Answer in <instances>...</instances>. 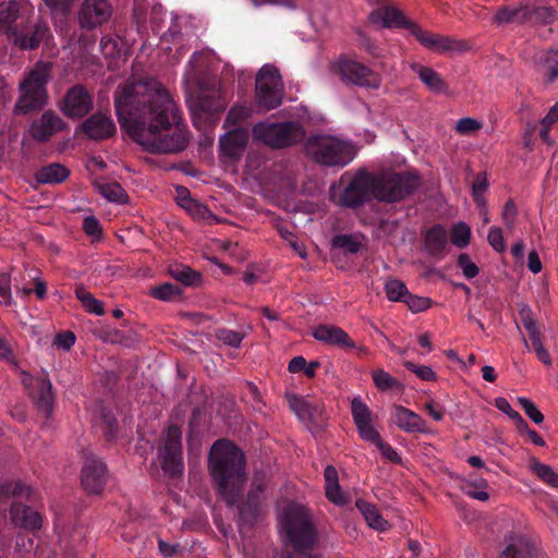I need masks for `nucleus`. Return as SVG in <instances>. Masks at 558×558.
<instances>
[{"label": "nucleus", "instance_id": "obj_21", "mask_svg": "<svg viewBox=\"0 0 558 558\" xmlns=\"http://www.w3.org/2000/svg\"><path fill=\"white\" fill-rule=\"evenodd\" d=\"M312 336L319 342L341 349H354L355 343L349 335L335 325H319L313 329Z\"/></svg>", "mask_w": 558, "mask_h": 558}, {"label": "nucleus", "instance_id": "obj_31", "mask_svg": "<svg viewBox=\"0 0 558 558\" xmlns=\"http://www.w3.org/2000/svg\"><path fill=\"white\" fill-rule=\"evenodd\" d=\"M356 508L363 514L369 527L379 532H385L389 530L390 524L388 523L387 520H385L381 517L380 512L374 505L368 504L365 500L359 499L356 501Z\"/></svg>", "mask_w": 558, "mask_h": 558}, {"label": "nucleus", "instance_id": "obj_18", "mask_svg": "<svg viewBox=\"0 0 558 558\" xmlns=\"http://www.w3.org/2000/svg\"><path fill=\"white\" fill-rule=\"evenodd\" d=\"M64 129L65 123L57 113L46 111L38 119L33 121L28 133L35 141L46 142Z\"/></svg>", "mask_w": 558, "mask_h": 558}, {"label": "nucleus", "instance_id": "obj_61", "mask_svg": "<svg viewBox=\"0 0 558 558\" xmlns=\"http://www.w3.org/2000/svg\"><path fill=\"white\" fill-rule=\"evenodd\" d=\"M12 303V294L10 281L7 277L0 280V304L10 305Z\"/></svg>", "mask_w": 558, "mask_h": 558}, {"label": "nucleus", "instance_id": "obj_29", "mask_svg": "<svg viewBox=\"0 0 558 558\" xmlns=\"http://www.w3.org/2000/svg\"><path fill=\"white\" fill-rule=\"evenodd\" d=\"M324 477L327 498L335 505H345L348 502V497L341 490L337 470L331 465L326 466Z\"/></svg>", "mask_w": 558, "mask_h": 558}, {"label": "nucleus", "instance_id": "obj_4", "mask_svg": "<svg viewBox=\"0 0 558 558\" xmlns=\"http://www.w3.org/2000/svg\"><path fill=\"white\" fill-rule=\"evenodd\" d=\"M306 154L316 162L326 166H345L351 162L356 149L350 143L332 135H315L305 144Z\"/></svg>", "mask_w": 558, "mask_h": 558}, {"label": "nucleus", "instance_id": "obj_38", "mask_svg": "<svg viewBox=\"0 0 558 558\" xmlns=\"http://www.w3.org/2000/svg\"><path fill=\"white\" fill-rule=\"evenodd\" d=\"M372 379L377 389L381 391L402 388L400 381L383 368L374 369L372 372Z\"/></svg>", "mask_w": 558, "mask_h": 558}, {"label": "nucleus", "instance_id": "obj_51", "mask_svg": "<svg viewBox=\"0 0 558 558\" xmlns=\"http://www.w3.org/2000/svg\"><path fill=\"white\" fill-rule=\"evenodd\" d=\"M458 265L463 275L468 279H472L478 275V267L470 259L466 254H461L458 258Z\"/></svg>", "mask_w": 558, "mask_h": 558}, {"label": "nucleus", "instance_id": "obj_40", "mask_svg": "<svg viewBox=\"0 0 558 558\" xmlns=\"http://www.w3.org/2000/svg\"><path fill=\"white\" fill-rule=\"evenodd\" d=\"M32 493V488L21 481H7L0 485V497H24Z\"/></svg>", "mask_w": 558, "mask_h": 558}, {"label": "nucleus", "instance_id": "obj_19", "mask_svg": "<svg viewBox=\"0 0 558 558\" xmlns=\"http://www.w3.org/2000/svg\"><path fill=\"white\" fill-rule=\"evenodd\" d=\"M106 482V466L102 461L88 458L82 470V484L90 494L101 492Z\"/></svg>", "mask_w": 558, "mask_h": 558}, {"label": "nucleus", "instance_id": "obj_8", "mask_svg": "<svg viewBox=\"0 0 558 558\" xmlns=\"http://www.w3.org/2000/svg\"><path fill=\"white\" fill-rule=\"evenodd\" d=\"M417 185L416 177L409 173L387 172L372 175L373 197L383 202H396L411 193Z\"/></svg>", "mask_w": 558, "mask_h": 558}, {"label": "nucleus", "instance_id": "obj_34", "mask_svg": "<svg viewBox=\"0 0 558 558\" xmlns=\"http://www.w3.org/2000/svg\"><path fill=\"white\" fill-rule=\"evenodd\" d=\"M414 70L424 85L433 93L442 94L448 90L446 83L435 70L423 65H416Z\"/></svg>", "mask_w": 558, "mask_h": 558}, {"label": "nucleus", "instance_id": "obj_59", "mask_svg": "<svg viewBox=\"0 0 558 558\" xmlns=\"http://www.w3.org/2000/svg\"><path fill=\"white\" fill-rule=\"evenodd\" d=\"M517 218V208L512 202H508L502 210V220L506 227L512 229Z\"/></svg>", "mask_w": 558, "mask_h": 558}, {"label": "nucleus", "instance_id": "obj_9", "mask_svg": "<svg viewBox=\"0 0 558 558\" xmlns=\"http://www.w3.org/2000/svg\"><path fill=\"white\" fill-rule=\"evenodd\" d=\"M253 136L256 141L268 146L281 148L301 141L304 136V130L300 124L293 122H260L254 126Z\"/></svg>", "mask_w": 558, "mask_h": 558}, {"label": "nucleus", "instance_id": "obj_22", "mask_svg": "<svg viewBox=\"0 0 558 558\" xmlns=\"http://www.w3.org/2000/svg\"><path fill=\"white\" fill-rule=\"evenodd\" d=\"M392 423L405 433H426V422L421 415L402 405L391 411Z\"/></svg>", "mask_w": 558, "mask_h": 558}, {"label": "nucleus", "instance_id": "obj_25", "mask_svg": "<svg viewBox=\"0 0 558 558\" xmlns=\"http://www.w3.org/2000/svg\"><path fill=\"white\" fill-rule=\"evenodd\" d=\"M506 543L500 558H536L537 556L536 547L523 535H509Z\"/></svg>", "mask_w": 558, "mask_h": 558}, {"label": "nucleus", "instance_id": "obj_27", "mask_svg": "<svg viewBox=\"0 0 558 558\" xmlns=\"http://www.w3.org/2000/svg\"><path fill=\"white\" fill-rule=\"evenodd\" d=\"M246 142L247 134L245 131L236 129L225 134L220 138V150L222 156L230 159L238 158L242 154Z\"/></svg>", "mask_w": 558, "mask_h": 558}, {"label": "nucleus", "instance_id": "obj_48", "mask_svg": "<svg viewBox=\"0 0 558 558\" xmlns=\"http://www.w3.org/2000/svg\"><path fill=\"white\" fill-rule=\"evenodd\" d=\"M487 241L489 245L496 251V252H504L506 250V243L504 240V233L500 228L498 227H490L488 234H487Z\"/></svg>", "mask_w": 558, "mask_h": 558}, {"label": "nucleus", "instance_id": "obj_1", "mask_svg": "<svg viewBox=\"0 0 558 558\" xmlns=\"http://www.w3.org/2000/svg\"><path fill=\"white\" fill-rule=\"evenodd\" d=\"M114 102L121 129L145 149L175 153L186 147L189 133L178 106L158 81L125 84Z\"/></svg>", "mask_w": 558, "mask_h": 558}, {"label": "nucleus", "instance_id": "obj_41", "mask_svg": "<svg viewBox=\"0 0 558 558\" xmlns=\"http://www.w3.org/2000/svg\"><path fill=\"white\" fill-rule=\"evenodd\" d=\"M531 470L548 486L558 487V473L550 465L535 461L531 464Z\"/></svg>", "mask_w": 558, "mask_h": 558}, {"label": "nucleus", "instance_id": "obj_36", "mask_svg": "<svg viewBox=\"0 0 558 558\" xmlns=\"http://www.w3.org/2000/svg\"><path fill=\"white\" fill-rule=\"evenodd\" d=\"M461 489L473 499L480 501L489 499L488 483L483 477L463 478Z\"/></svg>", "mask_w": 558, "mask_h": 558}, {"label": "nucleus", "instance_id": "obj_44", "mask_svg": "<svg viewBox=\"0 0 558 558\" xmlns=\"http://www.w3.org/2000/svg\"><path fill=\"white\" fill-rule=\"evenodd\" d=\"M386 294L389 301L398 302L403 301L408 296V289L405 284L397 279H391L386 282L385 286Z\"/></svg>", "mask_w": 558, "mask_h": 558}, {"label": "nucleus", "instance_id": "obj_24", "mask_svg": "<svg viewBox=\"0 0 558 558\" xmlns=\"http://www.w3.org/2000/svg\"><path fill=\"white\" fill-rule=\"evenodd\" d=\"M82 130L89 138L102 140L111 136L116 126L108 116L95 113L82 124Z\"/></svg>", "mask_w": 558, "mask_h": 558}, {"label": "nucleus", "instance_id": "obj_30", "mask_svg": "<svg viewBox=\"0 0 558 558\" xmlns=\"http://www.w3.org/2000/svg\"><path fill=\"white\" fill-rule=\"evenodd\" d=\"M288 401L291 410L295 415L303 422H311L316 415L320 413L318 404L311 402L300 396L291 395L288 396Z\"/></svg>", "mask_w": 558, "mask_h": 558}, {"label": "nucleus", "instance_id": "obj_32", "mask_svg": "<svg viewBox=\"0 0 558 558\" xmlns=\"http://www.w3.org/2000/svg\"><path fill=\"white\" fill-rule=\"evenodd\" d=\"M175 201L179 206L184 208L190 215L197 219H205L208 216V209L191 197V193L185 187H178Z\"/></svg>", "mask_w": 558, "mask_h": 558}, {"label": "nucleus", "instance_id": "obj_35", "mask_svg": "<svg viewBox=\"0 0 558 558\" xmlns=\"http://www.w3.org/2000/svg\"><path fill=\"white\" fill-rule=\"evenodd\" d=\"M97 191L109 202L123 204L128 202V194L117 182L99 180L95 183Z\"/></svg>", "mask_w": 558, "mask_h": 558}, {"label": "nucleus", "instance_id": "obj_16", "mask_svg": "<svg viewBox=\"0 0 558 558\" xmlns=\"http://www.w3.org/2000/svg\"><path fill=\"white\" fill-rule=\"evenodd\" d=\"M112 7L107 0H85L78 12V22L83 28L93 29L108 22Z\"/></svg>", "mask_w": 558, "mask_h": 558}, {"label": "nucleus", "instance_id": "obj_2", "mask_svg": "<svg viewBox=\"0 0 558 558\" xmlns=\"http://www.w3.org/2000/svg\"><path fill=\"white\" fill-rule=\"evenodd\" d=\"M242 451L228 440L216 441L209 453V471L225 500L232 505L245 483Z\"/></svg>", "mask_w": 558, "mask_h": 558}, {"label": "nucleus", "instance_id": "obj_43", "mask_svg": "<svg viewBox=\"0 0 558 558\" xmlns=\"http://www.w3.org/2000/svg\"><path fill=\"white\" fill-rule=\"evenodd\" d=\"M471 239V229L464 222L456 223L451 229V243L460 248L466 247Z\"/></svg>", "mask_w": 558, "mask_h": 558}, {"label": "nucleus", "instance_id": "obj_60", "mask_svg": "<svg viewBox=\"0 0 558 558\" xmlns=\"http://www.w3.org/2000/svg\"><path fill=\"white\" fill-rule=\"evenodd\" d=\"M250 111L247 108L242 106L233 107L227 117V123L235 124L242 119L246 118L248 116Z\"/></svg>", "mask_w": 558, "mask_h": 558}, {"label": "nucleus", "instance_id": "obj_63", "mask_svg": "<svg viewBox=\"0 0 558 558\" xmlns=\"http://www.w3.org/2000/svg\"><path fill=\"white\" fill-rule=\"evenodd\" d=\"M517 14V11L514 10H510L508 8H502L500 9L496 15H495V21L498 23V24H505V23H509L511 21L514 20V15Z\"/></svg>", "mask_w": 558, "mask_h": 558}, {"label": "nucleus", "instance_id": "obj_12", "mask_svg": "<svg viewBox=\"0 0 558 558\" xmlns=\"http://www.w3.org/2000/svg\"><path fill=\"white\" fill-rule=\"evenodd\" d=\"M159 460L166 473L177 475L182 472L181 429L179 427L170 426L168 428L159 448Z\"/></svg>", "mask_w": 558, "mask_h": 558}, {"label": "nucleus", "instance_id": "obj_55", "mask_svg": "<svg viewBox=\"0 0 558 558\" xmlns=\"http://www.w3.org/2000/svg\"><path fill=\"white\" fill-rule=\"evenodd\" d=\"M546 75L548 81H554L558 77V51H550L545 60Z\"/></svg>", "mask_w": 558, "mask_h": 558}, {"label": "nucleus", "instance_id": "obj_7", "mask_svg": "<svg viewBox=\"0 0 558 558\" xmlns=\"http://www.w3.org/2000/svg\"><path fill=\"white\" fill-rule=\"evenodd\" d=\"M28 5L26 2H2L0 4V33L4 34L8 39L23 49H34L46 37L48 28L44 24H36L33 35L28 38L17 34L13 23L20 16L21 11H26Z\"/></svg>", "mask_w": 558, "mask_h": 558}, {"label": "nucleus", "instance_id": "obj_45", "mask_svg": "<svg viewBox=\"0 0 558 558\" xmlns=\"http://www.w3.org/2000/svg\"><path fill=\"white\" fill-rule=\"evenodd\" d=\"M518 403L522 407L529 418L535 424H541L544 421V415L537 409L534 402L525 397H519Z\"/></svg>", "mask_w": 558, "mask_h": 558}, {"label": "nucleus", "instance_id": "obj_64", "mask_svg": "<svg viewBox=\"0 0 558 558\" xmlns=\"http://www.w3.org/2000/svg\"><path fill=\"white\" fill-rule=\"evenodd\" d=\"M558 121V102H556L548 113L541 120V125L551 126Z\"/></svg>", "mask_w": 558, "mask_h": 558}, {"label": "nucleus", "instance_id": "obj_10", "mask_svg": "<svg viewBox=\"0 0 558 558\" xmlns=\"http://www.w3.org/2000/svg\"><path fill=\"white\" fill-rule=\"evenodd\" d=\"M282 81L276 68L264 65L256 78V104L263 110L278 107L282 99Z\"/></svg>", "mask_w": 558, "mask_h": 558}, {"label": "nucleus", "instance_id": "obj_23", "mask_svg": "<svg viewBox=\"0 0 558 558\" xmlns=\"http://www.w3.org/2000/svg\"><path fill=\"white\" fill-rule=\"evenodd\" d=\"M369 21L379 28L405 27L409 29V25L413 24L395 7H384L375 10L371 13Z\"/></svg>", "mask_w": 558, "mask_h": 558}, {"label": "nucleus", "instance_id": "obj_42", "mask_svg": "<svg viewBox=\"0 0 558 558\" xmlns=\"http://www.w3.org/2000/svg\"><path fill=\"white\" fill-rule=\"evenodd\" d=\"M76 298L81 301L83 306L92 314L102 315L104 307L96 298L92 293H89L85 288L78 287L75 291Z\"/></svg>", "mask_w": 558, "mask_h": 558}, {"label": "nucleus", "instance_id": "obj_26", "mask_svg": "<svg viewBox=\"0 0 558 558\" xmlns=\"http://www.w3.org/2000/svg\"><path fill=\"white\" fill-rule=\"evenodd\" d=\"M522 323L529 337V339H524L525 347H531L542 363L545 365H550L551 359L548 351L543 345L541 332L536 326V323L531 317H524Z\"/></svg>", "mask_w": 558, "mask_h": 558}, {"label": "nucleus", "instance_id": "obj_57", "mask_svg": "<svg viewBox=\"0 0 558 558\" xmlns=\"http://www.w3.org/2000/svg\"><path fill=\"white\" fill-rule=\"evenodd\" d=\"M217 337L222 342L230 344L232 347H239L243 339V336L240 335L239 332L228 329L219 330Z\"/></svg>", "mask_w": 558, "mask_h": 558}, {"label": "nucleus", "instance_id": "obj_47", "mask_svg": "<svg viewBox=\"0 0 558 558\" xmlns=\"http://www.w3.org/2000/svg\"><path fill=\"white\" fill-rule=\"evenodd\" d=\"M151 295L161 301H171L180 294V289L171 283H163L151 290Z\"/></svg>", "mask_w": 558, "mask_h": 558}, {"label": "nucleus", "instance_id": "obj_15", "mask_svg": "<svg viewBox=\"0 0 558 558\" xmlns=\"http://www.w3.org/2000/svg\"><path fill=\"white\" fill-rule=\"evenodd\" d=\"M410 33L420 41L426 49L437 53H448L454 51H462L465 49L462 43H459L450 37L429 33L422 29L415 24L409 25Z\"/></svg>", "mask_w": 558, "mask_h": 558}, {"label": "nucleus", "instance_id": "obj_49", "mask_svg": "<svg viewBox=\"0 0 558 558\" xmlns=\"http://www.w3.org/2000/svg\"><path fill=\"white\" fill-rule=\"evenodd\" d=\"M335 245L353 254L360 250L361 241L352 235H340L336 238Z\"/></svg>", "mask_w": 558, "mask_h": 558}, {"label": "nucleus", "instance_id": "obj_6", "mask_svg": "<svg viewBox=\"0 0 558 558\" xmlns=\"http://www.w3.org/2000/svg\"><path fill=\"white\" fill-rule=\"evenodd\" d=\"M49 63H37L21 83V96L14 107L15 113H27L43 108L47 102L45 88L49 78Z\"/></svg>", "mask_w": 558, "mask_h": 558}, {"label": "nucleus", "instance_id": "obj_13", "mask_svg": "<svg viewBox=\"0 0 558 558\" xmlns=\"http://www.w3.org/2000/svg\"><path fill=\"white\" fill-rule=\"evenodd\" d=\"M337 70L341 80L361 87L377 89L381 84L379 74L355 60H340Z\"/></svg>", "mask_w": 558, "mask_h": 558}, {"label": "nucleus", "instance_id": "obj_33", "mask_svg": "<svg viewBox=\"0 0 558 558\" xmlns=\"http://www.w3.org/2000/svg\"><path fill=\"white\" fill-rule=\"evenodd\" d=\"M69 177V171L60 163H51L40 168L36 172V180L41 184L61 183Z\"/></svg>", "mask_w": 558, "mask_h": 558}, {"label": "nucleus", "instance_id": "obj_5", "mask_svg": "<svg viewBox=\"0 0 558 558\" xmlns=\"http://www.w3.org/2000/svg\"><path fill=\"white\" fill-rule=\"evenodd\" d=\"M373 197L372 174L361 170L355 174H343L330 189V198L343 207H356Z\"/></svg>", "mask_w": 558, "mask_h": 558}, {"label": "nucleus", "instance_id": "obj_14", "mask_svg": "<svg viewBox=\"0 0 558 558\" xmlns=\"http://www.w3.org/2000/svg\"><path fill=\"white\" fill-rule=\"evenodd\" d=\"M351 413L359 436L364 441L374 444L380 438V435L374 424V415L368 405L361 399V397H355L352 399Z\"/></svg>", "mask_w": 558, "mask_h": 558}, {"label": "nucleus", "instance_id": "obj_52", "mask_svg": "<svg viewBox=\"0 0 558 558\" xmlns=\"http://www.w3.org/2000/svg\"><path fill=\"white\" fill-rule=\"evenodd\" d=\"M83 229L85 233L94 241L100 239L101 236V227L99 221L94 216H87L84 218Z\"/></svg>", "mask_w": 558, "mask_h": 558}, {"label": "nucleus", "instance_id": "obj_54", "mask_svg": "<svg viewBox=\"0 0 558 558\" xmlns=\"http://www.w3.org/2000/svg\"><path fill=\"white\" fill-rule=\"evenodd\" d=\"M171 276L185 284H192L198 279L197 272L189 267L172 269Z\"/></svg>", "mask_w": 558, "mask_h": 558}, {"label": "nucleus", "instance_id": "obj_17", "mask_svg": "<svg viewBox=\"0 0 558 558\" xmlns=\"http://www.w3.org/2000/svg\"><path fill=\"white\" fill-rule=\"evenodd\" d=\"M93 107L90 95L83 86L72 87L65 95L61 111L70 118H81Z\"/></svg>", "mask_w": 558, "mask_h": 558}, {"label": "nucleus", "instance_id": "obj_37", "mask_svg": "<svg viewBox=\"0 0 558 558\" xmlns=\"http://www.w3.org/2000/svg\"><path fill=\"white\" fill-rule=\"evenodd\" d=\"M447 245V232L444 227L435 226L429 229L425 236V247L430 254H438Z\"/></svg>", "mask_w": 558, "mask_h": 558}, {"label": "nucleus", "instance_id": "obj_50", "mask_svg": "<svg viewBox=\"0 0 558 558\" xmlns=\"http://www.w3.org/2000/svg\"><path fill=\"white\" fill-rule=\"evenodd\" d=\"M404 366L416 374V376L422 379V380H425V381H434L436 379V374L435 372L433 371L432 367L429 366H426V365H422V366H417L415 365L414 363L412 362H405L404 363Z\"/></svg>", "mask_w": 558, "mask_h": 558}, {"label": "nucleus", "instance_id": "obj_46", "mask_svg": "<svg viewBox=\"0 0 558 558\" xmlns=\"http://www.w3.org/2000/svg\"><path fill=\"white\" fill-rule=\"evenodd\" d=\"M486 190H487V179L484 173H481L476 177V180L472 186L473 197H474V201H475L477 207L484 208V203H486L484 194H485Z\"/></svg>", "mask_w": 558, "mask_h": 558}, {"label": "nucleus", "instance_id": "obj_56", "mask_svg": "<svg viewBox=\"0 0 558 558\" xmlns=\"http://www.w3.org/2000/svg\"><path fill=\"white\" fill-rule=\"evenodd\" d=\"M404 302L408 304L409 308L414 312H423L429 307V300L427 298H421L415 295H410L404 299Z\"/></svg>", "mask_w": 558, "mask_h": 558}, {"label": "nucleus", "instance_id": "obj_28", "mask_svg": "<svg viewBox=\"0 0 558 558\" xmlns=\"http://www.w3.org/2000/svg\"><path fill=\"white\" fill-rule=\"evenodd\" d=\"M10 513L13 523L17 526L27 530H36L41 526V518L39 513L26 506L14 504L11 507Z\"/></svg>", "mask_w": 558, "mask_h": 558}, {"label": "nucleus", "instance_id": "obj_20", "mask_svg": "<svg viewBox=\"0 0 558 558\" xmlns=\"http://www.w3.org/2000/svg\"><path fill=\"white\" fill-rule=\"evenodd\" d=\"M23 383L32 389V396L37 403L38 408L48 415L51 412L53 403V395L51 383L44 377L32 378L29 375L24 374Z\"/></svg>", "mask_w": 558, "mask_h": 558}, {"label": "nucleus", "instance_id": "obj_53", "mask_svg": "<svg viewBox=\"0 0 558 558\" xmlns=\"http://www.w3.org/2000/svg\"><path fill=\"white\" fill-rule=\"evenodd\" d=\"M373 445L376 446V448L379 450V452L385 459L395 463L401 462V458L398 454V452L389 444L385 442L381 439V437L378 440H376Z\"/></svg>", "mask_w": 558, "mask_h": 558}, {"label": "nucleus", "instance_id": "obj_11", "mask_svg": "<svg viewBox=\"0 0 558 558\" xmlns=\"http://www.w3.org/2000/svg\"><path fill=\"white\" fill-rule=\"evenodd\" d=\"M226 99L215 93L204 92L199 98L191 102V113L194 125L199 130H206L216 123L218 113L226 107Z\"/></svg>", "mask_w": 558, "mask_h": 558}, {"label": "nucleus", "instance_id": "obj_62", "mask_svg": "<svg viewBox=\"0 0 558 558\" xmlns=\"http://www.w3.org/2000/svg\"><path fill=\"white\" fill-rule=\"evenodd\" d=\"M75 342V337L72 332H64L56 338L54 343L63 350H69Z\"/></svg>", "mask_w": 558, "mask_h": 558}, {"label": "nucleus", "instance_id": "obj_3", "mask_svg": "<svg viewBox=\"0 0 558 558\" xmlns=\"http://www.w3.org/2000/svg\"><path fill=\"white\" fill-rule=\"evenodd\" d=\"M278 529L295 549L312 547L316 530L306 507L293 500L278 501Z\"/></svg>", "mask_w": 558, "mask_h": 558}, {"label": "nucleus", "instance_id": "obj_58", "mask_svg": "<svg viewBox=\"0 0 558 558\" xmlns=\"http://www.w3.org/2000/svg\"><path fill=\"white\" fill-rule=\"evenodd\" d=\"M430 416L434 421L436 422H440L442 421L444 416H445V413H446V410L445 408L439 404L438 402L434 401V400H430L428 401L427 403H425L424 408H423Z\"/></svg>", "mask_w": 558, "mask_h": 558}, {"label": "nucleus", "instance_id": "obj_39", "mask_svg": "<svg viewBox=\"0 0 558 558\" xmlns=\"http://www.w3.org/2000/svg\"><path fill=\"white\" fill-rule=\"evenodd\" d=\"M483 129V121L472 117L459 119L454 132L461 136H475Z\"/></svg>", "mask_w": 558, "mask_h": 558}]
</instances>
